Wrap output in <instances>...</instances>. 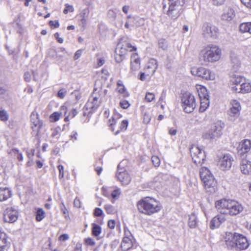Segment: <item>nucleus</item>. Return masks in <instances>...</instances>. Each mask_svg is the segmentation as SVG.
I'll return each instance as SVG.
<instances>
[{
	"label": "nucleus",
	"mask_w": 251,
	"mask_h": 251,
	"mask_svg": "<svg viewBox=\"0 0 251 251\" xmlns=\"http://www.w3.org/2000/svg\"><path fill=\"white\" fill-rule=\"evenodd\" d=\"M35 151L34 149H31L30 152L28 151H26L27 156L29 159L32 158V157L34 155Z\"/></svg>",
	"instance_id": "64"
},
{
	"label": "nucleus",
	"mask_w": 251,
	"mask_h": 251,
	"mask_svg": "<svg viewBox=\"0 0 251 251\" xmlns=\"http://www.w3.org/2000/svg\"><path fill=\"white\" fill-rule=\"evenodd\" d=\"M101 97L100 91L95 88L85 106L87 109H91L92 112L96 110L100 105Z\"/></svg>",
	"instance_id": "8"
},
{
	"label": "nucleus",
	"mask_w": 251,
	"mask_h": 251,
	"mask_svg": "<svg viewBox=\"0 0 251 251\" xmlns=\"http://www.w3.org/2000/svg\"><path fill=\"white\" fill-rule=\"evenodd\" d=\"M118 90L120 93H124L126 91V88L123 84H121L119 82L117 83Z\"/></svg>",
	"instance_id": "57"
},
{
	"label": "nucleus",
	"mask_w": 251,
	"mask_h": 251,
	"mask_svg": "<svg viewBox=\"0 0 251 251\" xmlns=\"http://www.w3.org/2000/svg\"><path fill=\"white\" fill-rule=\"evenodd\" d=\"M85 242L86 244L90 246H94L95 245V242L91 238H87L85 239Z\"/></svg>",
	"instance_id": "56"
},
{
	"label": "nucleus",
	"mask_w": 251,
	"mask_h": 251,
	"mask_svg": "<svg viewBox=\"0 0 251 251\" xmlns=\"http://www.w3.org/2000/svg\"><path fill=\"white\" fill-rule=\"evenodd\" d=\"M60 210H61V212H62L63 214L64 215V217L65 218H67L68 216V212L67 209L63 202H62L60 204Z\"/></svg>",
	"instance_id": "45"
},
{
	"label": "nucleus",
	"mask_w": 251,
	"mask_h": 251,
	"mask_svg": "<svg viewBox=\"0 0 251 251\" xmlns=\"http://www.w3.org/2000/svg\"><path fill=\"white\" fill-rule=\"evenodd\" d=\"M237 233L226 232L225 241L227 248L232 249L235 248Z\"/></svg>",
	"instance_id": "17"
},
{
	"label": "nucleus",
	"mask_w": 251,
	"mask_h": 251,
	"mask_svg": "<svg viewBox=\"0 0 251 251\" xmlns=\"http://www.w3.org/2000/svg\"><path fill=\"white\" fill-rule=\"evenodd\" d=\"M107 226L110 228L113 229L115 226V221L113 220H109L107 223Z\"/></svg>",
	"instance_id": "61"
},
{
	"label": "nucleus",
	"mask_w": 251,
	"mask_h": 251,
	"mask_svg": "<svg viewBox=\"0 0 251 251\" xmlns=\"http://www.w3.org/2000/svg\"><path fill=\"white\" fill-rule=\"evenodd\" d=\"M123 164L122 161L118 165L116 176L123 185H127L130 182L131 177L124 168H121Z\"/></svg>",
	"instance_id": "11"
},
{
	"label": "nucleus",
	"mask_w": 251,
	"mask_h": 251,
	"mask_svg": "<svg viewBox=\"0 0 251 251\" xmlns=\"http://www.w3.org/2000/svg\"><path fill=\"white\" fill-rule=\"evenodd\" d=\"M232 92L235 93H248L251 92V84L250 82H247L246 78L245 81L242 82L241 85L237 87H232Z\"/></svg>",
	"instance_id": "20"
},
{
	"label": "nucleus",
	"mask_w": 251,
	"mask_h": 251,
	"mask_svg": "<svg viewBox=\"0 0 251 251\" xmlns=\"http://www.w3.org/2000/svg\"><path fill=\"white\" fill-rule=\"evenodd\" d=\"M240 148L238 151V153L241 157L246 158L247 153L248 152L251 148V141L248 139H245L240 145Z\"/></svg>",
	"instance_id": "18"
},
{
	"label": "nucleus",
	"mask_w": 251,
	"mask_h": 251,
	"mask_svg": "<svg viewBox=\"0 0 251 251\" xmlns=\"http://www.w3.org/2000/svg\"><path fill=\"white\" fill-rule=\"evenodd\" d=\"M104 209L107 214H113L115 212V208L113 206L110 204H106Z\"/></svg>",
	"instance_id": "43"
},
{
	"label": "nucleus",
	"mask_w": 251,
	"mask_h": 251,
	"mask_svg": "<svg viewBox=\"0 0 251 251\" xmlns=\"http://www.w3.org/2000/svg\"><path fill=\"white\" fill-rule=\"evenodd\" d=\"M155 99V96L154 95L150 92L147 93L145 97V100L148 102H151Z\"/></svg>",
	"instance_id": "46"
},
{
	"label": "nucleus",
	"mask_w": 251,
	"mask_h": 251,
	"mask_svg": "<svg viewBox=\"0 0 251 251\" xmlns=\"http://www.w3.org/2000/svg\"><path fill=\"white\" fill-rule=\"evenodd\" d=\"M188 226L191 228H195L198 225L197 218L195 214L189 216Z\"/></svg>",
	"instance_id": "31"
},
{
	"label": "nucleus",
	"mask_w": 251,
	"mask_h": 251,
	"mask_svg": "<svg viewBox=\"0 0 251 251\" xmlns=\"http://www.w3.org/2000/svg\"><path fill=\"white\" fill-rule=\"evenodd\" d=\"M61 114V112L59 113L58 112H54L50 116V121L52 122H56L58 121L60 117Z\"/></svg>",
	"instance_id": "39"
},
{
	"label": "nucleus",
	"mask_w": 251,
	"mask_h": 251,
	"mask_svg": "<svg viewBox=\"0 0 251 251\" xmlns=\"http://www.w3.org/2000/svg\"><path fill=\"white\" fill-rule=\"evenodd\" d=\"M240 111H239V110H237L235 108H230V110L228 112L229 120L232 122H235V121L239 117L240 115Z\"/></svg>",
	"instance_id": "29"
},
{
	"label": "nucleus",
	"mask_w": 251,
	"mask_h": 251,
	"mask_svg": "<svg viewBox=\"0 0 251 251\" xmlns=\"http://www.w3.org/2000/svg\"><path fill=\"white\" fill-rule=\"evenodd\" d=\"M128 126V121L127 120H123L121 124L120 129L122 130H126Z\"/></svg>",
	"instance_id": "53"
},
{
	"label": "nucleus",
	"mask_w": 251,
	"mask_h": 251,
	"mask_svg": "<svg viewBox=\"0 0 251 251\" xmlns=\"http://www.w3.org/2000/svg\"><path fill=\"white\" fill-rule=\"evenodd\" d=\"M31 126L32 129V134L34 136L38 135L40 129L43 126V122L38 118L37 114L33 113L31 115Z\"/></svg>",
	"instance_id": "12"
},
{
	"label": "nucleus",
	"mask_w": 251,
	"mask_h": 251,
	"mask_svg": "<svg viewBox=\"0 0 251 251\" xmlns=\"http://www.w3.org/2000/svg\"><path fill=\"white\" fill-rule=\"evenodd\" d=\"M153 164L156 167H158L160 164V159L157 156H153L151 158Z\"/></svg>",
	"instance_id": "44"
},
{
	"label": "nucleus",
	"mask_w": 251,
	"mask_h": 251,
	"mask_svg": "<svg viewBox=\"0 0 251 251\" xmlns=\"http://www.w3.org/2000/svg\"><path fill=\"white\" fill-rule=\"evenodd\" d=\"M231 63L233 64V70L237 71L240 67V63L238 59L236 56L231 57Z\"/></svg>",
	"instance_id": "36"
},
{
	"label": "nucleus",
	"mask_w": 251,
	"mask_h": 251,
	"mask_svg": "<svg viewBox=\"0 0 251 251\" xmlns=\"http://www.w3.org/2000/svg\"><path fill=\"white\" fill-rule=\"evenodd\" d=\"M225 124L221 121L214 123L210 128L202 133V137L204 139L213 140L218 138L223 134L222 130Z\"/></svg>",
	"instance_id": "5"
},
{
	"label": "nucleus",
	"mask_w": 251,
	"mask_h": 251,
	"mask_svg": "<svg viewBox=\"0 0 251 251\" xmlns=\"http://www.w3.org/2000/svg\"><path fill=\"white\" fill-rule=\"evenodd\" d=\"M190 152L194 162L196 165L201 164L203 163L205 154L204 151L199 147L193 145L190 148Z\"/></svg>",
	"instance_id": "9"
},
{
	"label": "nucleus",
	"mask_w": 251,
	"mask_h": 251,
	"mask_svg": "<svg viewBox=\"0 0 251 251\" xmlns=\"http://www.w3.org/2000/svg\"><path fill=\"white\" fill-rule=\"evenodd\" d=\"M124 39L121 38L119 43L117 45V48H119L122 53H126L127 51H132L135 50L136 48L132 46L130 43L123 41Z\"/></svg>",
	"instance_id": "21"
},
{
	"label": "nucleus",
	"mask_w": 251,
	"mask_h": 251,
	"mask_svg": "<svg viewBox=\"0 0 251 251\" xmlns=\"http://www.w3.org/2000/svg\"><path fill=\"white\" fill-rule=\"evenodd\" d=\"M45 212L42 208H38L36 211V219L39 222L45 218Z\"/></svg>",
	"instance_id": "38"
},
{
	"label": "nucleus",
	"mask_w": 251,
	"mask_h": 251,
	"mask_svg": "<svg viewBox=\"0 0 251 251\" xmlns=\"http://www.w3.org/2000/svg\"><path fill=\"white\" fill-rule=\"evenodd\" d=\"M103 214L102 210L100 208H96L94 210V215L96 217H100Z\"/></svg>",
	"instance_id": "52"
},
{
	"label": "nucleus",
	"mask_w": 251,
	"mask_h": 251,
	"mask_svg": "<svg viewBox=\"0 0 251 251\" xmlns=\"http://www.w3.org/2000/svg\"><path fill=\"white\" fill-rule=\"evenodd\" d=\"M215 207L221 214L231 216L236 215L243 210V207L240 203L231 200L218 201L215 202Z\"/></svg>",
	"instance_id": "1"
},
{
	"label": "nucleus",
	"mask_w": 251,
	"mask_h": 251,
	"mask_svg": "<svg viewBox=\"0 0 251 251\" xmlns=\"http://www.w3.org/2000/svg\"><path fill=\"white\" fill-rule=\"evenodd\" d=\"M200 175L206 191L210 194L214 193L217 190V184L210 170L206 167H202L200 170Z\"/></svg>",
	"instance_id": "4"
},
{
	"label": "nucleus",
	"mask_w": 251,
	"mask_h": 251,
	"mask_svg": "<svg viewBox=\"0 0 251 251\" xmlns=\"http://www.w3.org/2000/svg\"><path fill=\"white\" fill-rule=\"evenodd\" d=\"M236 242L235 248L244 250L249 246V243L247 238L242 234L237 233L236 235Z\"/></svg>",
	"instance_id": "16"
},
{
	"label": "nucleus",
	"mask_w": 251,
	"mask_h": 251,
	"mask_svg": "<svg viewBox=\"0 0 251 251\" xmlns=\"http://www.w3.org/2000/svg\"><path fill=\"white\" fill-rule=\"evenodd\" d=\"M8 119V115L6 110L0 109V120L6 121Z\"/></svg>",
	"instance_id": "41"
},
{
	"label": "nucleus",
	"mask_w": 251,
	"mask_h": 251,
	"mask_svg": "<svg viewBox=\"0 0 251 251\" xmlns=\"http://www.w3.org/2000/svg\"><path fill=\"white\" fill-rule=\"evenodd\" d=\"M181 105L184 112L187 113L192 112L196 106V100L194 96L190 93H185L181 99Z\"/></svg>",
	"instance_id": "7"
},
{
	"label": "nucleus",
	"mask_w": 251,
	"mask_h": 251,
	"mask_svg": "<svg viewBox=\"0 0 251 251\" xmlns=\"http://www.w3.org/2000/svg\"><path fill=\"white\" fill-rule=\"evenodd\" d=\"M125 53H122L121 50L117 47L115 50V59L117 63H120L125 57Z\"/></svg>",
	"instance_id": "32"
},
{
	"label": "nucleus",
	"mask_w": 251,
	"mask_h": 251,
	"mask_svg": "<svg viewBox=\"0 0 251 251\" xmlns=\"http://www.w3.org/2000/svg\"><path fill=\"white\" fill-rule=\"evenodd\" d=\"M231 107L230 108L233 109L235 108L237 110H239V111L241 110V105L240 104V102L237 101V100H232L231 101Z\"/></svg>",
	"instance_id": "42"
},
{
	"label": "nucleus",
	"mask_w": 251,
	"mask_h": 251,
	"mask_svg": "<svg viewBox=\"0 0 251 251\" xmlns=\"http://www.w3.org/2000/svg\"><path fill=\"white\" fill-rule=\"evenodd\" d=\"M74 8L73 5H69L67 3L65 4V8L63 10V13L65 14H67L69 12H73Z\"/></svg>",
	"instance_id": "47"
},
{
	"label": "nucleus",
	"mask_w": 251,
	"mask_h": 251,
	"mask_svg": "<svg viewBox=\"0 0 251 251\" xmlns=\"http://www.w3.org/2000/svg\"><path fill=\"white\" fill-rule=\"evenodd\" d=\"M24 79L25 81L29 82L31 80V75L30 73L28 72H26L24 74Z\"/></svg>",
	"instance_id": "62"
},
{
	"label": "nucleus",
	"mask_w": 251,
	"mask_h": 251,
	"mask_svg": "<svg viewBox=\"0 0 251 251\" xmlns=\"http://www.w3.org/2000/svg\"><path fill=\"white\" fill-rule=\"evenodd\" d=\"M240 170L244 175L251 174V162L246 158L241 157Z\"/></svg>",
	"instance_id": "22"
},
{
	"label": "nucleus",
	"mask_w": 251,
	"mask_h": 251,
	"mask_svg": "<svg viewBox=\"0 0 251 251\" xmlns=\"http://www.w3.org/2000/svg\"><path fill=\"white\" fill-rule=\"evenodd\" d=\"M132 246L133 243L131 239L127 236L124 237L121 244L122 250L123 251H128Z\"/></svg>",
	"instance_id": "27"
},
{
	"label": "nucleus",
	"mask_w": 251,
	"mask_h": 251,
	"mask_svg": "<svg viewBox=\"0 0 251 251\" xmlns=\"http://www.w3.org/2000/svg\"><path fill=\"white\" fill-rule=\"evenodd\" d=\"M207 96H204V99H206V102H201V106L200 107V111L201 112H204L209 106V100L208 98L206 97Z\"/></svg>",
	"instance_id": "40"
},
{
	"label": "nucleus",
	"mask_w": 251,
	"mask_h": 251,
	"mask_svg": "<svg viewBox=\"0 0 251 251\" xmlns=\"http://www.w3.org/2000/svg\"><path fill=\"white\" fill-rule=\"evenodd\" d=\"M235 16V14L233 9L228 7L224 10L222 15V19L224 21L229 22L234 18Z\"/></svg>",
	"instance_id": "25"
},
{
	"label": "nucleus",
	"mask_w": 251,
	"mask_h": 251,
	"mask_svg": "<svg viewBox=\"0 0 251 251\" xmlns=\"http://www.w3.org/2000/svg\"><path fill=\"white\" fill-rule=\"evenodd\" d=\"M120 195V189H115L111 193V196L113 199H117Z\"/></svg>",
	"instance_id": "55"
},
{
	"label": "nucleus",
	"mask_w": 251,
	"mask_h": 251,
	"mask_svg": "<svg viewBox=\"0 0 251 251\" xmlns=\"http://www.w3.org/2000/svg\"><path fill=\"white\" fill-rule=\"evenodd\" d=\"M12 195L11 191L7 187L0 188V201L7 200Z\"/></svg>",
	"instance_id": "28"
},
{
	"label": "nucleus",
	"mask_w": 251,
	"mask_h": 251,
	"mask_svg": "<svg viewBox=\"0 0 251 251\" xmlns=\"http://www.w3.org/2000/svg\"><path fill=\"white\" fill-rule=\"evenodd\" d=\"M247 7L251 8V0H240Z\"/></svg>",
	"instance_id": "59"
},
{
	"label": "nucleus",
	"mask_w": 251,
	"mask_h": 251,
	"mask_svg": "<svg viewBox=\"0 0 251 251\" xmlns=\"http://www.w3.org/2000/svg\"><path fill=\"white\" fill-rule=\"evenodd\" d=\"M139 212L151 216L161 210L159 202L150 197H146L140 200L136 204Z\"/></svg>",
	"instance_id": "2"
},
{
	"label": "nucleus",
	"mask_w": 251,
	"mask_h": 251,
	"mask_svg": "<svg viewBox=\"0 0 251 251\" xmlns=\"http://www.w3.org/2000/svg\"><path fill=\"white\" fill-rule=\"evenodd\" d=\"M10 244V243L8 241V236L6 234L0 230V251L7 250Z\"/></svg>",
	"instance_id": "24"
},
{
	"label": "nucleus",
	"mask_w": 251,
	"mask_h": 251,
	"mask_svg": "<svg viewBox=\"0 0 251 251\" xmlns=\"http://www.w3.org/2000/svg\"><path fill=\"white\" fill-rule=\"evenodd\" d=\"M194 75L201 77L207 80H214L215 78V73L209 69L203 67H194L191 71Z\"/></svg>",
	"instance_id": "10"
},
{
	"label": "nucleus",
	"mask_w": 251,
	"mask_h": 251,
	"mask_svg": "<svg viewBox=\"0 0 251 251\" xmlns=\"http://www.w3.org/2000/svg\"><path fill=\"white\" fill-rule=\"evenodd\" d=\"M59 34L58 32L55 33L54 34V36L55 38L57 40L58 43H62L64 41V40L62 38L59 37Z\"/></svg>",
	"instance_id": "63"
},
{
	"label": "nucleus",
	"mask_w": 251,
	"mask_h": 251,
	"mask_svg": "<svg viewBox=\"0 0 251 251\" xmlns=\"http://www.w3.org/2000/svg\"><path fill=\"white\" fill-rule=\"evenodd\" d=\"M107 16L109 18L115 19L116 17V12L112 9H110L107 13Z\"/></svg>",
	"instance_id": "51"
},
{
	"label": "nucleus",
	"mask_w": 251,
	"mask_h": 251,
	"mask_svg": "<svg viewBox=\"0 0 251 251\" xmlns=\"http://www.w3.org/2000/svg\"><path fill=\"white\" fill-rule=\"evenodd\" d=\"M67 94V91L65 89L62 88L59 90L57 93V96L60 99H63Z\"/></svg>",
	"instance_id": "48"
},
{
	"label": "nucleus",
	"mask_w": 251,
	"mask_h": 251,
	"mask_svg": "<svg viewBox=\"0 0 251 251\" xmlns=\"http://www.w3.org/2000/svg\"><path fill=\"white\" fill-rule=\"evenodd\" d=\"M82 50H77L75 52V53L74 56V59L75 60H76L78 58H79L81 56V55L82 54Z\"/></svg>",
	"instance_id": "60"
},
{
	"label": "nucleus",
	"mask_w": 251,
	"mask_h": 251,
	"mask_svg": "<svg viewBox=\"0 0 251 251\" xmlns=\"http://www.w3.org/2000/svg\"><path fill=\"white\" fill-rule=\"evenodd\" d=\"M101 231V227L96 224H92V233L94 236H98Z\"/></svg>",
	"instance_id": "33"
},
{
	"label": "nucleus",
	"mask_w": 251,
	"mask_h": 251,
	"mask_svg": "<svg viewBox=\"0 0 251 251\" xmlns=\"http://www.w3.org/2000/svg\"><path fill=\"white\" fill-rule=\"evenodd\" d=\"M57 168L59 172V177L62 178L64 176V167L62 165H59Z\"/></svg>",
	"instance_id": "54"
},
{
	"label": "nucleus",
	"mask_w": 251,
	"mask_h": 251,
	"mask_svg": "<svg viewBox=\"0 0 251 251\" xmlns=\"http://www.w3.org/2000/svg\"><path fill=\"white\" fill-rule=\"evenodd\" d=\"M218 29L214 25L208 23H204L202 26L203 35L206 38L216 37Z\"/></svg>",
	"instance_id": "15"
},
{
	"label": "nucleus",
	"mask_w": 251,
	"mask_h": 251,
	"mask_svg": "<svg viewBox=\"0 0 251 251\" xmlns=\"http://www.w3.org/2000/svg\"><path fill=\"white\" fill-rule=\"evenodd\" d=\"M18 216V211L13 208L9 207L4 212L3 220L5 222L14 223L17 220Z\"/></svg>",
	"instance_id": "14"
},
{
	"label": "nucleus",
	"mask_w": 251,
	"mask_h": 251,
	"mask_svg": "<svg viewBox=\"0 0 251 251\" xmlns=\"http://www.w3.org/2000/svg\"><path fill=\"white\" fill-rule=\"evenodd\" d=\"M225 214H221L215 216L211 220L209 227L211 229L218 228L226 221Z\"/></svg>",
	"instance_id": "19"
},
{
	"label": "nucleus",
	"mask_w": 251,
	"mask_h": 251,
	"mask_svg": "<svg viewBox=\"0 0 251 251\" xmlns=\"http://www.w3.org/2000/svg\"><path fill=\"white\" fill-rule=\"evenodd\" d=\"M239 30L241 33L248 32L251 34V22L241 24L239 25Z\"/></svg>",
	"instance_id": "30"
},
{
	"label": "nucleus",
	"mask_w": 251,
	"mask_h": 251,
	"mask_svg": "<svg viewBox=\"0 0 251 251\" xmlns=\"http://www.w3.org/2000/svg\"><path fill=\"white\" fill-rule=\"evenodd\" d=\"M120 106L124 109L127 108L130 104L129 102L126 100H123L120 102Z\"/></svg>",
	"instance_id": "58"
},
{
	"label": "nucleus",
	"mask_w": 251,
	"mask_h": 251,
	"mask_svg": "<svg viewBox=\"0 0 251 251\" xmlns=\"http://www.w3.org/2000/svg\"><path fill=\"white\" fill-rule=\"evenodd\" d=\"M221 55V49L214 45L204 47L200 53V59L205 63L215 62L220 59Z\"/></svg>",
	"instance_id": "3"
},
{
	"label": "nucleus",
	"mask_w": 251,
	"mask_h": 251,
	"mask_svg": "<svg viewBox=\"0 0 251 251\" xmlns=\"http://www.w3.org/2000/svg\"><path fill=\"white\" fill-rule=\"evenodd\" d=\"M233 158L229 153L225 154L219 161L218 164L220 169L222 170H229L232 164Z\"/></svg>",
	"instance_id": "13"
},
{
	"label": "nucleus",
	"mask_w": 251,
	"mask_h": 251,
	"mask_svg": "<svg viewBox=\"0 0 251 251\" xmlns=\"http://www.w3.org/2000/svg\"><path fill=\"white\" fill-rule=\"evenodd\" d=\"M9 154L11 155H13L14 156H16L17 159L19 161H22L23 160V154L19 151L18 149H12L10 152Z\"/></svg>",
	"instance_id": "34"
},
{
	"label": "nucleus",
	"mask_w": 251,
	"mask_h": 251,
	"mask_svg": "<svg viewBox=\"0 0 251 251\" xmlns=\"http://www.w3.org/2000/svg\"><path fill=\"white\" fill-rule=\"evenodd\" d=\"M158 46L159 49L163 50H167L168 47L167 41L163 38H161L158 40Z\"/></svg>",
	"instance_id": "37"
},
{
	"label": "nucleus",
	"mask_w": 251,
	"mask_h": 251,
	"mask_svg": "<svg viewBox=\"0 0 251 251\" xmlns=\"http://www.w3.org/2000/svg\"><path fill=\"white\" fill-rule=\"evenodd\" d=\"M49 24L50 26L53 27L54 28H58L59 26V23L58 21H50L49 23Z\"/></svg>",
	"instance_id": "49"
},
{
	"label": "nucleus",
	"mask_w": 251,
	"mask_h": 251,
	"mask_svg": "<svg viewBox=\"0 0 251 251\" xmlns=\"http://www.w3.org/2000/svg\"><path fill=\"white\" fill-rule=\"evenodd\" d=\"M131 70L136 71L140 68V60L137 54H133L131 57Z\"/></svg>",
	"instance_id": "26"
},
{
	"label": "nucleus",
	"mask_w": 251,
	"mask_h": 251,
	"mask_svg": "<svg viewBox=\"0 0 251 251\" xmlns=\"http://www.w3.org/2000/svg\"><path fill=\"white\" fill-rule=\"evenodd\" d=\"M167 178V176L165 174L160 173L154 178L155 183H162Z\"/></svg>",
	"instance_id": "35"
},
{
	"label": "nucleus",
	"mask_w": 251,
	"mask_h": 251,
	"mask_svg": "<svg viewBox=\"0 0 251 251\" xmlns=\"http://www.w3.org/2000/svg\"><path fill=\"white\" fill-rule=\"evenodd\" d=\"M185 0H169L167 14L172 19H176L183 12Z\"/></svg>",
	"instance_id": "6"
},
{
	"label": "nucleus",
	"mask_w": 251,
	"mask_h": 251,
	"mask_svg": "<svg viewBox=\"0 0 251 251\" xmlns=\"http://www.w3.org/2000/svg\"><path fill=\"white\" fill-rule=\"evenodd\" d=\"M245 78L242 76L239 75H233L230 77V79L229 82V86L231 88V90L232 91V87H237L239 88L242 83L245 81Z\"/></svg>",
	"instance_id": "23"
},
{
	"label": "nucleus",
	"mask_w": 251,
	"mask_h": 251,
	"mask_svg": "<svg viewBox=\"0 0 251 251\" xmlns=\"http://www.w3.org/2000/svg\"><path fill=\"white\" fill-rule=\"evenodd\" d=\"M60 110H61V111H64V116H65V117L64 118V121L66 122H68L69 121V115L66 116V114L67 111V107L64 105L61 106V108H60Z\"/></svg>",
	"instance_id": "50"
}]
</instances>
